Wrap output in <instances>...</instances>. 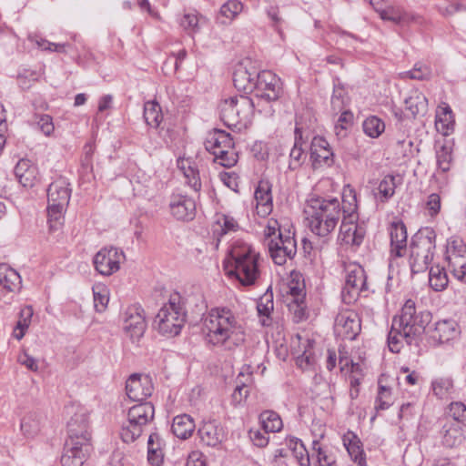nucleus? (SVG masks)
I'll use <instances>...</instances> for the list:
<instances>
[{"instance_id":"1","label":"nucleus","mask_w":466,"mask_h":466,"mask_svg":"<svg viewBox=\"0 0 466 466\" xmlns=\"http://www.w3.org/2000/svg\"><path fill=\"white\" fill-rule=\"evenodd\" d=\"M431 320V314L426 310H417L415 301L407 299L400 314L392 319L388 335V346L391 352L398 353L407 345H418L426 327Z\"/></svg>"},{"instance_id":"2","label":"nucleus","mask_w":466,"mask_h":466,"mask_svg":"<svg viewBox=\"0 0 466 466\" xmlns=\"http://www.w3.org/2000/svg\"><path fill=\"white\" fill-rule=\"evenodd\" d=\"M203 326L207 341L214 346L233 350L246 339L241 320L226 307L211 309L204 318Z\"/></svg>"},{"instance_id":"3","label":"nucleus","mask_w":466,"mask_h":466,"mask_svg":"<svg viewBox=\"0 0 466 466\" xmlns=\"http://www.w3.org/2000/svg\"><path fill=\"white\" fill-rule=\"evenodd\" d=\"M305 212L311 232L326 238L335 229L341 218L340 202L337 198H312L308 201Z\"/></svg>"},{"instance_id":"4","label":"nucleus","mask_w":466,"mask_h":466,"mask_svg":"<svg viewBox=\"0 0 466 466\" xmlns=\"http://www.w3.org/2000/svg\"><path fill=\"white\" fill-rule=\"evenodd\" d=\"M232 260V268L228 271L234 276L243 286H251L258 283L261 276L260 256L251 246L242 241H236L229 251Z\"/></svg>"},{"instance_id":"5","label":"nucleus","mask_w":466,"mask_h":466,"mask_svg":"<svg viewBox=\"0 0 466 466\" xmlns=\"http://www.w3.org/2000/svg\"><path fill=\"white\" fill-rule=\"evenodd\" d=\"M71 197L69 183L58 177L47 188V218L51 230H56L64 223V216Z\"/></svg>"},{"instance_id":"6","label":"nucleus","mask_w":466,"mask_h":466,"mask_svg":"<svg viewBox=\"0 0 466 466\" xmlns=\"http://www.w3.org/2000/svg\"><path fill=\"white\" fill-rule=\"evenodd\" d=\"M435 239L436 234L431 229L420 230L412 237L409 256L412 273L423 272L429 268L436 248Z\"/></svg>"},{"instance_id":"7","label":"nucleus","mask_w":466,"mask_h":466,"mask_svg":"<svg viewBox=\"0 0 466 466\" xmlns=\"http://www.w3.org/2000/svg\"><path fill=\"white\" fill-rule=\"evenodd\" d=\"M185 322V309L178 294H175L158 310L154 319V326L163 335L177 336L180 333Z\"/></svg>"},{"instance_id":"8","label":"nucleus","mask_w":466,"mask_h":466,"mask_svg":"<svg viewBox=\"0 0 466 466\" xmlns=\"http://www.w3.org/2000/svg\"><path fill=\"white\" fill-rule=\"evenodd\" d=\"M254 107L252 99L247 96L229 97L219 105L220 118L229 128L246 127L251 122Z\"/></svg>"},{"instance_id":"9","label":"nucleus","mask_w":466,"mask_h":466,"mask_svg":"<svg viewBox=\"0 0 466 466\" xmlns=\"http://www.w3.org/2000/svg\"><path fill=\"white\" fill-rule=\"evenodd\" d=\"M345 286L342 289L344 302L355 301L360 292L367 290L366 274L363 268L357 263L345 264Z\"/></svg>"},{"instance_id":"10","label":"nucleus","mask_w":466,"mask_h":466,"mask_svg":"<svg viewBox=\"0 0 466 466\" xmlns=\"http://www.w3.org/2000/svg\"><path fill=\"white\" fill-rule=\"evenodd\" d=\"M267 247L272 260L279 266L293 258L297 253V242L290 230L279 233L276 239L268 241Z\"/></svg>"},{"instance_id":"11","label":"nucleus","mask_w":466,"mask_h":466,"mask_svg":"<svg viewBox=\"0 0 466 466\" xmlns=\"http://www.w3.org/2000/svg\"><path fill=\"white\" fill-rule=\"evenodd\" d=\"M125 254L115 247L101 248L94 257L96 270L104 276H110L119 270L120 264L125 260Z\"/></svg>"},{"instance_id":"12","label":"nucleus","mask_w":466,"mask_h":466,"mask_svg":"<svg viewBox=\"0 0 466 466\" xmlns=\"http://www.w3.org/2000/svg\"><path fill=\"white\" fill-rule=\"evenodd\" d=\"M361 329L360 319L357 312L351 309L339 311L334 321V333L342 339H356Z\"/></svg>"},{"instance_id":"13","label":"nucleus","mask_w":466,"mask_h":466,"mask_svg":"<svg viewBox=\"0 0 466 466\" xmlns=\"http://www.w3.org/2000/svg\"><path fill=\"white\" fill-rule=\"evenodd\" d=\"M123 329L132 341L143 337L147 323L144 309L139 305H131L122 315Z\"/></svg>"},{"instance_id":"14","label":"nucleus","mask_w":466,"mask_h":466,"mask_svg":"<svg viewBox=\"0 0 466 466\" xmlns=\"http://www.w3.org/2000/svg\"><path fill=\"white\" fill-rule=\"evenodd\" d=\"M254 91L258 97L268 102L275 101L281 94L280 79L271 71H261L257 75Z\"/></svg>"},{"instance_id":"15","label":"nucleus","mask_w":466,"mask_h":466,"mask_svg":"<svg viewBox=\"0 0 466 466\" xmlns=\"http://www.w3.org/2000/svg\"><path fill=\"white\" fill-rule=\"evenodd\" d=\"M92 451V443L67 439L61 457L62 466H82Z\"/></svg>"},{"instance_id":"16","label":"nucleus","mask_w":466,"mask_h":466,"mask_svg":"<svg viewBox=\"0 0 466 466\" xmlns=\"http://www.w3.org/2000/svg\"><path fill=\"white\" fill-rule=\"evenodd\" d=\"M68 438L73 441L85 439L86 442H91V433L89 431V412L81 406L76 408V411L67 422Z\"/></svg>"},{"instance_id":"17","label":"nucleus","mask_w":466,"mask_h":466,"mask_svg":"<svg viewBox=\"0 0 466 466\" xmlns=\"http://www.w3.org/2000/svg\"><path fill=\"white\" fill-rule=\"evenodd\" d=\"M21 284L22 279L16 270L6 264H0V300L9 303Z\"/></svg>"},{"instance_id":"18","label":"nucleus","mask_w":466,"mask_h":466,"mask_svg":"<svg viewBox=\"0 0 466 466\" xmlns=\"http://www.w3.org/2000/svg\"><path fill=\"white\" fill-rule=\"evenodd\" d=\"M153 390L152 380L147 375L135 373L130 375L127 380V395L134 401L145 400L151 396Z\"/></svg>"},{"instance_id":"19","label":"nucleus","mask_w":466,"mask_h":466,"mask_svg":"<svg viewBox=\"0 0 466 466\" xmlns=\"http://www.w3.org/2000/svg\"><path fill=\"white\" fill-rule=\"evenodd\" d=\"M365 233V228L357 224V219L343 217L338 238L346 245L360 246L363 241Z\"/></svg>"},{"instance_id":"20","label":"nucleus","mask_w":466,"mask_h":466,"mask_svg":"<svg viewBox=\"0 0 466 466\" xmlns=\"http://www.w3.org/2000/svg\"><path fill=\"white\" fill-rule=\"evenodd\" d=\"M310 159L314 168L330 167L333 164V152L324 137H313L310 144Z\"/></svg>"},{"instance_id":"21","label":"nucleus","mask_w":466,"mask_h":466,"mask_svg":"<svg viewBox=\"0 0 466 466\" xmlns=\"http://www.w3.org/2000/svg\"><path fill=\"white\" fill-rule=\"evenodd\" d=\"M169 208L173 217L179 220H190L195 217L196 203L185 195L173 194L169 201Z\"/></svg>"},{"instance_id":"22","label":"nucleus","mask_w":466,"mask_h":466,"mask_svg":"<svg viewBox=\"0 0 466 466\" xmlns=\"http://www.w3.org/2000/svg\"><path fill=\"white\" fill-rule=\"evenodd\" d=\"M390 237V254L395 258H401L407 248V229L400 220L393 221L389 228Z\"/></svg>"},{"instance_id":"23","label":"nucleus","mask_w":466,"mask_h":466,"mask_svg":"<svg viewBox=\"0 0 466 466\" xmlns=\"http://www.w3.org/2000/svg\"><path fill=\"white\" fill-rule=\"evenodd\" d=\"M200 441L207 446L216 447L226 439L223 427L215 420L205 421L198 429Z\"/></svg>"},{"instance_id":"24","label":"nucleus","mask_w":466,"mask_h":466,"mask_svg":"<svg viewBox=\"0 0 466 466\" xmlns=\"http://www.w3.org/2000/svg\"><path fill=\"white\" fill-rule=\"evenodd\" d=\"M463 427L459 421L446 420L441 431L442 444L447 448L461 445L465 440Z\"/></svg>"},{"instance_id":"25","label":"nucleus","mask_w":466,"mask_h":466,"mask_svg":"<svg viewBox=\"0 0 466 466\" xmlns=\"http://www.w3.org/2000/svg\"><path fill=\"white\" fill-rule=\"evenodd\" d=\"M259 72L254 67L248 69L247 66L240 64L237 66L233 74V83L238 90L244 92H252L256 87L257 75Z\"/></svg>"},{"instance_id":"26","label":"nucleus","mask_w":466,"mask_h":466,"mask_svg":"<svg viewBox=\"0 0 466 466\" xmlns=\"http://www.w3.org/2000/svg\"><path fill=\"white\" fill-rule=\"evenodd\" d=\"M256 211L260 217L269 215L273 209L271 187L268 182L260 181L255 190Z\"/></svg>"},{"instance_id":"27","label":"nucleus","mask_w":466,"mask_h":466,"mask_svg":"<svg viewBox=\"0 0 466 466\" xmlns=\"http://www.w3.org/2000/svg\"><path fill=\"white\" fill-rule=\"evenodd\" d=\"M459 327L453 319H442L435 323L431 337L439 343H447L459 336Z\"/></svg>"},{"instance_id":"28","label":"nucleus","mask_w":466,"mask_h":466,"mask_svg":"<svg viewBox=\"0 0 466 466\" xmlns=\"http://www.w3.org/2000/svg\"><path fill=\"white\" fill-rule=\"evenodd\" d=\"M15 175L23 187H31L37 181V167L29 159H20L15 167Z\"/></svg>"},{"instance_id":"29","label":"nucleus","mask_w":466,"mask_h":466,"mask_svg":"<svg viewBox=\"0 0 466 466\" xmlns=\"http://www.w3.org/2000/svg\"><path fill=\"white\" fill-rule=\"evenodd\" d=\"M455 120L451 106L441 103L437 107L435 116V127L439 133L449 136L454 129Z\"/></svg>"},{"instance_id":"30","label":"nucleus","mask_w":466,"mask_h":466,"mask_svg":"<svg viewBox=\"0 0 466 466\" xmlns=\"http://www.w3.org/2000/svg\"><path fill=\"white\" fill-rule=\"evenodd\" d=\"M299 344L298 349L295 348L296 363L302 370H308L314 366L316 362V357L313 352V344L314 341L310 339H304L302 342V338L298 335L297 336Z\"/></svg>"},{"instance_id":"31","label":"nucleus","mask_w":466,"mask_h":466,"mask_svg":"<svg viewBox=\"0 0 466 466\" xmlns=\"http://www.w3.org/2000/svg\"><path fill=\"white\" fill-rule=\"evenodd\" d=\"M177 167L182 171L186 178V183L195 192H199L201 189V181L196 162L191 158L181 157L177 159Z\"/></svg>"},{"instance_id":"32","label":"nucleus","mask_w":466,"mask_h":466,"mask_svg":"<svg viewBox=\"0 0 466 466\" xmlns=\"http://www.w3.org/2000/svg\"><path fill=\"white\" fill-rule=\"evenodd\" d=\"M165 446V441L157 432H153L149 435L147 441V461L152 466L163 464Z\"/></svg>"},{"instance_id":"33","label":"nucleus","mask_w":466,"mask_h":466,"mask_svg":"<svg viewBox=\"0 0 466 466\" xmlns=\"http://www.w3.org/2000/svg\"><path fill=\"white\" fill-rule=\"evenodd\" d=\"M229 145H234L230 135L223 130H214L208 135L205 141L206 149L214 157L218 155V151L224 148L229 149Z\"/></svg>"},{"instance_id":"34","label":"nucleus","mask_w":466,"mask_h":466,"mask_svg":"<svg viewBox=\"0 0 466 466\" xmlns=\"http://www.w3.org/2000/svg\"><path fill=\"white\" fill-rule=\"evenodd\" d=\"M155 416V408L151 402H141L128 410L127 417L142 427L151 422Z\"/></svg>"},{"instance_id":"35","label":"nucleus","mask_w":466,"mask_h":466,"mask_svg":"<svg viewBox=\"0 0 466 466\" xmlns=\"http://www.w3.org/2000/svg\"><path fill=\"white\" fill-rule=\"evenodd\" d=\"M239 229L238 221L231 216L226 214H217L213 225V235L217 237L219 241L220 238L232 232Z\"/></svg>"},{"instance_id":"36","label":"nucleus","mask_w":466,"mask_h":466,"mask_svg":"<svg viewBox=\"0 0 466 466\" xmlns=\"http://www.w3.org/2000/svg\"><path fill=\"white\" fill-rule=\"evenodd\" d=\"M195 427L194 420L189 415L181 414L173 419L171 429L177 438L186 440L192 435Z\"/></svg>"},{"instance_id":"37","label":"nucleus","mask_w":466,"mask_h":466,"mask_svg":"<svg viewBox=\"0 0 466 466\" xmlns=\"http://www.w3.org/2000/svg\"><path fill=\"white\" fill-rule=\"evenodd\" d=\"M343 443L352 461L360 466H363L366 462L365 455L357 436L352 433H348L343 437Z\"/></svg>"},{"instance_id":"38","label":"nucleus","mask_w":466,"mask_h":466,"mask_svg":"<svg viewBox=\"0 0 466 466\" xmlns=\"http://www.w3.org/2000/svg\"><path fill=\"white\" fill-rule=\"evenodd\" d=\"M357 197L355 190L347 187L343 190L342 204L340 203L341 214L343 217H350V219H358Z\"/></svg>"},{"instance_id":"39","label":"nucleus","mask_w":466,"mask_h":466,"mask_svg":"<svg viewBox=\"0 0 466 466\" xmlns=\"http://www.w3.org/2000/svg\"><path fill=\"white\" fill-rule=\"evenodd\" d=\"M350 98L345 87L340 84H334L333 93L330 99V108L334 115L340 111L347 110Z\"/></svg>"},{"instance_id":"40","label":"nucleus","mask_w":466,"mask_h":466,"mask_svg":"<svg viewBox=\"0 0 466 466\" xmlns=\"http://www.w3.org/2000/svg\"><path fill=\"white\" fill-rule=\"evenodd\" d=\"M302 133L300 127L296 126L295 128V143L289 154V167L295 170L301 166L305 158L304 148L302 147Z\"/></svg>"},{"instance_id":"41","label":"nucleus","mask_w":466,"mask_h":466,"mask_svg":"<svg viewBox=\"0 0 466 466\" xmlns=\"http://www.w3.org/2000/svg\"><path fill=\"white\" fill-rule=\"evenodd\" d=\"M34 314L31 306H25L20 309L18 321L13 329V337L20 340L28 329Z\"/></svg>"},{"instance_id":"42","label":"nucleus","mask_w":466,"mask_h":466,"mask_svg":"<svg viewBox=\"0 0 466 466\" xmlns=\"http://www.w3.org/2000/svg\"><path fill=\"white\" fill-rule=\"evenodd\" d=\"M405 108L410 111L412 116L424 114L427 110V98L418 91L412 92L405 98Z\"/></svg>"},{"instance_id":"43","label":"nucleus","mask_w":466,"mask_h":466,"mask_svg":"<svg viewBox=\"0 0 466 466\" xmlns=\"http://www.w3.org/2000/svg\"><path fill=\"white\" fill-rule=\"evenodd\" d=\"M144 118L151 127H158L163 120V114L160 105L156 101H147L144 105Z\"/></svg>"},{"instance_id":"44","label":"nucleus","mask_w":466,"mask_h":466,"mask_svg":"<svg viewBox=\"0 0 466 466\" xmlns=\"http://www.w3.org/2000/svg\"><path fill=\"white\" fill-rule=\"evenodd\" d=\"M452 151V146L448 142L437 147L436 162L440 171L445 173L451 169L453 160Z\"/></svg>"},{"instance_id":"45","label":"nucleus","mask_w":466,"mask_h":466,"mask_svg":"<svg viewBox=\"0 0 466 466\" xmlns=\"http://www.w3.org/2000/svg\"><path fill=\"white\" fill-rule=\"evenodd\" d=\"M259 420L266 432H279L283 427L279 415L273 410H265L260 413Z\"/></svg>"},{"instance_id":"46","label":"nucleus","mask_w":466,"mask_h":466,"mask_svg":"<svg viewBox=\"0 0 466 466\" xmlns=\"http://www.w3.org/2000/svg\"><path fill=\"white\" fill-rule=\"evenodd\" d=\"M395 177L391 175L384 177L377 187L375 198L381 203L387 202L395 193Z\"/></svg>"},{"instance_id":"47","label":"nucleus","mask_w":466,"mask_h":466,"mask_svg":"<svg viewBox=\"0 0 466 466\" xmlns=\"http://www.w3.org/2000/svg\"><path fill=\"white\" fill-rule=\"evenodd\" d=\"M449 279L444 268L439 265L432 266L429 272L430 286L436 291L443 290L448 285Z\"/></svg>"},{"instance_id":"48","label":"nucleus","mask_w":466,"mask_h":466,"mask_svg":"<svg viewBox=\"0 0 466 466\" xmlns=\"http://www.w3.org/2000/svg\"><path fill=\"white\" fill-rule=\"evenodd\" d=\"M362 129L368 137L377 138L384 132L385 123L376 116H370L363 121Z\"/></svg>"},{"instance_id":"49","label":"nucleus","mask_w":466,"mask_h":466,"mask_svg":"<svg viewBox=\"0 0 466 466\" xmlns=\"http://www.w3.org/2000/svg\"><path fill=\"white\" fill-rule=\"evenodd\" d=\"M273 309V295L272 293L266 292L262 297H260L257 305L258 313L263 318L261 319V324L263 326L269 325V317Z\"/></svg>"},{"instance_id":"50","label":"nucleus","mask_w":466,"mask_h":466,"mask_svg":"<svg viewBox=\"0 0 466 466\" xmlns=\"http://www.w3.org/2000/svg\"><path fill=\"white\" fill-rule=\"evenodd\" d=\"M431 388L439 399H447L452 392L453 380L450 377H439L431 382Z\"/></svg>"},{"instance_id":"51","label":"nucleus","mask_w":466,"mask_h":466,"mask_svg":"<svg viewBox=\"0 0 466 466\" xmlns=\"http://www.w3.org/2000/svg\"><path fill=\"white\" fill-rule=\"evenodd\" d=\"M143 428L140 424L127 418V421L121 428L120 437L126 443L134 442L142 434Z\"/></svg>"},{"instance_id":"52","label":"nucleus","mask_w":466,"mask_h":466,"mask_svg":"<svg viewBox=\"0 0 466 466\" xmlns=\"http://www.w3.org/2000/svg\"><path fill=\"white\" fill-rule=\"evenodd\" d=\"M289 446L300 466H309V453L300 440L297 438L290 439Z\"/></svg>"},{"instance_id":"53","label":"nucleus","mask_w":466,"mask_h":466,"mask_svg":"<svg viewBox=\"0 0 466 466\" xmlns=\"http://www.w3.org/2000/svg\"><path fill=\"white\" fill-rule=\"evenodd\" d=\"M94 307L97 312L106 310L109 301V291L104 285L93 287Z\"/></svg>"},{"instance_id":"54","label":"nucleus","mask_w":466,"mask_h":466,"mask_svg":"<svg viewBox=\"0 0 466 466\" xmlns=\"http://www.w3.org/2000/svg\"><path fill=\"white\" fill-rule=\"evenodd\" d=\"M448 261L449 268L451 269L453 276L466 282V255L459 258L454 256L451 258H446Z\"/></svg>"},{"instance_id":"55","label":"nucleus","mask_w":466,"mask_h":466,"mask_svg":"<svg viewBox=\"0 0 466 466\" xmlns=\"http://www.w3.org/2000/svg\"><path fill=\"white\" fill-rule=\"evenodd\" d=\"M313 451L316 453L317 466H337L334 455L321 448L319 441H313Z\"/></svg>"},{"instance_id":"56","label":"nucleus","mask_w":466,"mask_h":466,"mask_svg":"<svg viewBox=\"0 0 466 466\" xmlns=\"http://www.w3.org/2000/svg\"><path fill=\"white\" fill-rule=\"evenodd\" d=\"M466 255V245L463 240L456 236L451 237L447 240L446 258L458 256L459 258Z\"/></svg>"},{"instance_id":"57","label":"nucleus","mask_w":466,"mask_h":466,"mask_svg":"<svg viewBox=\"0 0 466 466\" xmlns=\"http://www.w3.org/2000/svg\"><path fill=\"white\" fill-rule=\"evenodd\" d=\"M289 310L293 316V320L297 323L306 320L309 318V310L306 299L299 301H289L288 304Z\"/></svg>"},{"instance_id":"58","label":"nucleus","mask_w":466,"mask_h":466,"mask_svg":"<svg viewBox=\"0 0 466 466\" xmlns=\"http://www.w3.org/2000/svg\"><path fill=\"white\" fill-rule=\"evenodd\" d=\"M204 18L198 16L196 13H187L180 20V25L188 34H194L198 31L199 25Z\"/></svg>"},{"instance_id":"59","label":"nucleus","mask_w":466,"mask_h":466,"mask_svg":"<svg viewBox=\"0 0 466 466\" xmlns=\"http://www.w3.org/2000/svg\"><path fill=\"white\" fill-rule=\"evenodd\" d=\"M234 145H229V149L224 148L218 151V155L215 157V161L225 167H231L238 162V154L234 149Z\"/></svg>"},{"instance_id":"60","label":"nucleus","mask_w":466,"mask_h":466,"mask_svg":"<svg viewBox=\"0 0 466 466\" xmlns=\"http://www.w3.org/2000/svg\"><path fill=\"white\" fill-rule=\"evenodd\" d=\"M392 404L391 390L389 387L379 385L378 396L376 399L375 409L377 410H384Z\"/></svg>"},{"instance_id":"61","label":"nucleus","mask_w":466,"mask_h":466,"mask_svg":"<svg viewBox=\"0 0 466 466\" xmlns=\"http://www.w3.org/2000/svg\"><path fill=\"white\" fill-rule=\"evenodd\" d=\"M285 230L287 229H282L279 222L277 219H268L263 231L265 244L268 245V241L276 239L279 233H285Z\"/></svg>"},{"instance_id":"62","label":"nucleus","mask_w":466,"mask_h":466,"mask_svg":"<svg viewBox=\"0 0 466 466\" xmlns=\"http://www.w3.org/2000/svg\"><path fill=\"white\" fill-rule=\"evenodd\" d=\"M339 116L335 125V132L337 136H345L346 130L353 123V114L349 109L340 111Z\"/></svg>"},{"instance_id":"63","label":"nucleus","mask_w":466,"mask_h":466,"mask_svg":"<svg viewBox=\"0 0 466 466\" xmlns=\"http://www.w3.org/2000/svg\"><path fill=\"white\" fill-rule=\"evenodd\" d=\"M441 197L432 193L428 196L427 200L425 202V213L431 218H434L441 211Z\"/></svg>"},{"instance_id":"64","label":"nucleus","mask_w":466,"mask_h":466,"mask_svg":"<svg viewBox=\"0 0 466 466\" xmlns=\"http://www.w3.org/2000/svg\"><path fill=\"white\" fill-rule=\"evenodd\" d=\"M451 418L446 420H456L466 426V406L461 402H454L450 406Z\"/></svg>"}]
</instances>
